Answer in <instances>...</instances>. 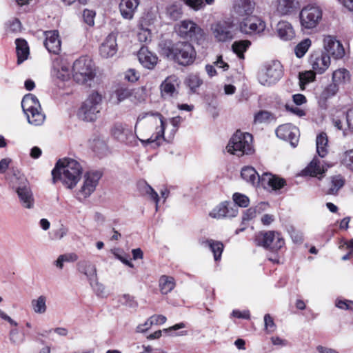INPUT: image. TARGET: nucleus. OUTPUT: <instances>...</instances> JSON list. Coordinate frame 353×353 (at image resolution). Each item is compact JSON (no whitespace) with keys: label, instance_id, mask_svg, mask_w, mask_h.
I'll return each mask as SVG.
<instances>
[{"label":"nucleus","instance_id":"6","mask_svg":"<svg viewBox=\"0 0 353 353\" xmlns=\"http://www.w3.org/2000/svg\"><path fill=\"white\" fill-rule=\"evenodd\" d=\"M226 149L237 157L252 154L254 152L252 135L237 130L231 137Z\"/></svg>","mask_w":353,"mask_h":353},{"label":"nucleus","instance_id":"55","mask_svg":"<svg viewBox=\"0 0 353 353\" xmlns=\"http://www.w3.org/2000/svg\"><path fill=\"white\" fill-rule=\"evenodd\" d=\"M139 78V74L134 69H129L125 72V79L130 82H135Z\"/></svg>","mask_w":353,"mask_h":353},{"label":"nucleus","instance_id":"36","mask_svg":"<svg viewBox=\"0 0 353 353\" xmlns=\"http://www.w3.org/2000/svg\"><path fill=\"white\" fill-rule=\"evenodd\" d=\"M339 88L336 87L333 83L327 85L323 88L318 96L319 103L323 105L325 103L327 99L336 94L339 91Z\"/></svg>","mask_w":353,"mask_h":353},{"label":"nucleus","instance_id":"11","mask_svg":"<svg viewBox=\"0 0 353 353\" xmlns=\"http://www.w3.org/2000/svg\"><path fill=\"white\" fill-rule=\"evenodd\" d=\"M323 18L321 8L315 5H307L299 12V21L303 30H312L321 23Z\"/></svg>","mask_w":353,"mask_h":353},{"label":"nucleus","instance_id":"61","mask_svg":"<svg viewBox=\"0 0 353 353\" xmlns=\"http://www.w3.org/2000/svg\"><path fill=\"white\" fill-rule=\"evenodd\" d=\"M63 262H74L78 259V256L74 253H68L60 255Z\"/></svg>","mask_w":353,"mask_h":353},{"label":"nucleus","instance_id":"9","mask_svg":"<svg viewBox=\"0 0 353 353\" xmlns=\"http://www.w3.org/2000/svg\"><path fill=\"white\" fill-rule=\"evenodd\" d=\"M21 106L29 123L40 125L44 122L45 115L41 112L39 101L34 95L26 94L22 99Z\"/></svg>","mask_w":353,"mask_h":353},{"label":"nucleus","instance_id":"47","mask_svg":"<svg viewBox=\"0 0 353 353\" xmlns=\"http://www.w3.org/2000/svg\"><path fill=\"white\" fill-rule=\"evenodd\" d=\"M114 94L117 98V103H119L130 97L132 94V92L131 90L128 88L120 87L115 90Z\"/></svg>","mask_w":353,"mask_h":353},{"label":"nucleus","instance_id":"34","mask_svg":"<svg viewBox=\"0 0 353 353\" xmlns=\"http://www.w3.org/2000/svg\"><path fill=\"white\" fill-rule=\"evenodd\" d=\"M15 44L17 55V63L21 64L26 60L29 56V46L27 41L23 39H17Z\"/></svg>","mask_w":353,"mask_h":353},{"label":"nucleus","instance_id":"31","mask_svg":"<svg viewBox=\"0 0 353 353\" xmlns=\"http://www.w3.org/2000/svg\"><path fill=\"white\" fill-rule=\"evenodd\" d=\"M351 79L350 72L345 68H339L332 72V83L339 88L349 83Z\"/></svg>","mask_w":353,"mask_h":353},{"label":"nucleus","instance_id":"12","mask_svg":"<svg viewBox=\"0 0 353 353\" xmlns=\"http://www.w3.org/2000/svg\"><path fill=\"white\" fill-rule=\"evenodd\" d=\"M283 76V66L278 61H272L265 65L258 76L259 82L265 86L276 83Z\"/></svg>","mask_w":353,"mask_h":353},{"label":"nucleus","instance_id":"1","mask_svg":"<svg viewBox=\"0 0 353 353\" xmlns=\"http://www.w3.org/2000/svg\"><path fill=\"white\" fill-rule=\"evenodd\" d=\"M145 120V130L148 131L149 137L146 140L139 139L143 143H155L159 146L163 141L165 123L163 117L158 112H143L140 114L134 126L136 130L138 125Z\"/></svg>","mask_w":353,"mask_h":353},{"label":"nucleus","instance_id":"27","mask_svg":"<svg viewBox=\"0 0 353 353\" xmlns=\"http://www.w3.org/2000/svg\"><path fill=\"white\" fill-rule=\"evenodd\" d=\"M77 270L87 277L90 284L92 285L93 282H95L97 280V269L95 265L90 261H81L77 263Z\"/></svg>","mask_w":353,"mask_h":353},{"label":"nucleus","instance_id":"29","mask_svg":"<svg viewBox=\"0 0 353 353\" xmlns=\"http://www.w3.org/2000/svg\"><path fill=\"white\" fill-rule=\"evenodd\" d=\"M276 32L278 37L283 41L291 40L295 36L292 26L285 21H281L278 23L276 26Z\"/></svg>","mask_w":353,"mask_h":353},{"label":"nucleus","instance_id":"57","mask_svg":"<svg viewBox=\"0 0 353 353\" xmlns=\"http://www.w3.org/2000/svg\"><path fill=\"white\" fill-rule=\"evenodd\" d=\"M10 339L13 343L19 344L24 339V332H10Z\"/></svg>","mask_w":353,"mask_h":353},{"label":"nucleus","instance_id":"64","mask_svg":"<svg viewBox=\"0 0 353 353\" xmlns=\"http://www.w3.org/2000/svg\"><path fill=\"white\" fill-rule=\"evenodd\" d=\"M138 37L141 41L146 42L150 38V32L148 29L142 30L138 34Z\"/></svg>","mask_w":353,"mask_h":353},{"label":"nucleus","instance_id":"35","mask_svg":"<svg viewBox=\"0 0 353 353\" xmlns=\"http://www.w3.org/2000/svg\"><path fill=\"white\" fill-rule=\"evenodd\" d=\"M316 152L322 158L328 153V139L325 133H320L316 139Z\"/></svg>","mask_w":353,"mask_h":353},{"label":"nucleus","instance_id":"50","mask_svg":"<svg viewBox=\"0 0 353 353\" xmlns=\"http://www.w3.org/2000/svg\"><path fill=\"white\" fill-rule=\"evenodd\" d=\"M95 12L92 10L85 9L83 12V19L85 23L90 26L94 24Z\"/></svg>","mask_w":353,"mask_h":353},{"label":"nucleus","instance_id":"22","mask_svg":"<svg viewBox=\"0 0 353 353\" xmlns=\"http://www.w3.org/2000/svg\"><path fill=\"white\" fill-rule=\"evenodd\" d=\"M180 80L176 75L168 77L161 84L160 89L163 97H174L178 93Z\"/></svg>","mask_w":353,"mask_h":353},{"label":"nucleus","instance_id":"17","mask_svg":"<svg viewBox=\"0 0 353 353\" xmlns=\"http://www.w3.org/2000/svg\"><path fill=\"white\" fill-rule=\"evenodd\" d=\"M232 28V23L226 21H219L211 26L212 34L219 42H225L233 38Z\"/></svg>","mask_w":353,"mask_h":353},{"label":"nucleus","instance_id":"48","mask_svg":"<svg viewBox=\"0 0 353 353\" xmlns=\"http://www.w3.org/2000/svg\"><path fill=\"white\" fill-rule=\"evenodd\" d=\"M167 12L172 19H177L182 14L181 5L179 3H173L168 7Z\"/></svg>","mask_w":353,"mask_h":353},{"label":"nucleus","instance_id":"46","mask_svg":"<svg viewBox=\"0 0 353 353\" xmlns=\"http://www.w3.org/2000/svg\"><path fill=\"white\" fill-rule=\"evenodd\" d=\"M343 185L344 179L341 176L338 175L332 177L330 182V187L328 191L329 194H336L339 190L343 186Z\"/></svg>","mask_w":353,"mask_h":353},{"label":"nucleus","instance_id":"25","mask_svg":"<svg viewBox=\"0 0 353 353\" xmlns=\"http://www.w3.org/2000/svg\"><path fill=\"white\" fill-rule=\"evenodd\" d=\"M138 59L140 63L145 68L153 69L157 65L158 57L149 51L145 47H141L138 52Z\"/></svg>","mask_w":353,"mask_h":353},{"label":"nucleus","instance_id":"23","mask_svg":"<svg viewBox=\"0 0 353 353\" xmlns=\"http://www.w3.org/2000/svg\"><path fill=\"white\" fill-rule=\"evenodd\" d=\"M46 39L44 46L49 52L58 54L61 51V42L57 30L45 32Z\"/></svg>","mask_w":353,"mask_h":353},{"label":"nucleus","instance_id":"2","mask_svg":"<svg viewBox=\"0 0 353 353\" xmlns=\"http://www.w3.org/2000/svg\"><path fill=\"white\" fill-rule=\"evenodd\" d=\"M82 173L80 163L74 159H63L58 161L52 171L53 182L60 180L68 188L76 186Z\"/></svg>","mask_w":353,"mask_h":353},{"label":"nucleus","instance_id":"30","mask_svg":"<svg viewBox=\"0 0 353 353\" xmlns=\"http://www.w3.org/2000/svg\"><path fill=\"white\" fill-rule=\"evenodd\" d=\"M254 3L250 0H239L234 6L235 12L243 18L252 16Z\"/></svg>","mask_w":353,"mask_h":353},{"label":"nucleus","instance_id":"7","mask_svg":"<svg viewBox=\"0 0 353 353\" xmlns=\"http://www.w3.org/2000/svg\"><path fill=\"white\" fill-rule=\"evenodd\" d=\"M102 95L97 91H92L83 102L78 112L79 117L85 121H96L101 110Z\"/></svg>","mask_w":353,"mask_h":353},{"label":"nucleus","instance_id":"20","mask_svg":"<svg viewBox=\"0 0 353 353\" xmlns=\"http://www.w3.org/2000/svg\"><path fill=\"white\" fill-rule=\"evenodd\" d=\"M237 214V206L229 202H223L216 206L210 212V216L212 218L220 219L223 218L235 217Z\"/></svg>","mask_w":353,"mask_h":353},{"label":"nucleus","instance_id":"52","mask_svg":"<svg viewBox=\"0 0 353 353\" xmlns=\"http://www.w3.org/2000/svg\"><path fill=\"white\" fill-rule=\"evenodd\" d=\"M186 5L194 10H199L205 6L203 0H183Z\"/></svg>","mask_w":353,"mask_h":353},{"label":"nucleus","instance_id":"24","mask_svg":"<svg viewBox=\"0 0 353 353\" xmlns=\"http://www.w3.org/2000/svg\"><path fill=\"white\" fill-rule=\"evenodd\" d=\"M100 54L103 58H110L116 54L117 52V43L115 35L109 34L102 43L99 49Z\"/></svg>","mask_w":353,"mask_h":353},{"label":"nucleus","instance_id":"38","mask_svg":"<svg viewBox=\"0 0 353 353\" xmlns=\"http://www.w3.org/2000/svg\"><path fill=\"white\" fill-rule=\"evenodd\" d=\"M159 283L160 290L163 294L170 292L175 287L174 278L166 275H163L160 277Z\"/></svg>","mask_w":353,"mask_h":353},{"label":"nucleus","instance_id":"5","mask_svg":"<svg viewBox=\"0 0 353 353\" xmlns=\"http://www.w3.org/2000/svg\"><path fill=\"white\" fill-rule=\"evenodd\" d=\"M10 184L17 193L21 205L27 209H32L34 206V199L26 176L19 171L14 172L10 178Z\"/></svg>","mask_w":353,"mask_h":353},{"label":"nucleus","instance_id":"33","mask_svg":"<svg viewBox=\"0 0 353 353\" xmlns=\"http://www.w3.org/2000/svg\"><path fill=\"white\" fill-rule=\"evenodd\" d=\"M166 321V317L163 315H153L143 324L138 325L137 331H148L150 329H155V326L163 324Z\"/></svg>","mask_w":353,"mask_h":353},{"label":"nucleus","instance_id":"21","mask_svg":"<svg viewBox=\"0 0 353 353\" xmlns=\"http://www.w3.org/2000/svg\"><path fill=\"white\" fill-rule=\"evenodd\" d=\"M323 48L335 59H341L345 54L343 45L334 37L327 35L323 39Z\"/></svg>","mask_w":353,"mask_h":353},{"label":"nucleus","instance_id":"19","mask_svg":"<svg viewBox=\"0 0 353 353\" xmlns=\"http://www.w3.org/2000/svg\"><path fill=\"white\" fill-rule=\"evenodd\" d=\"M276 134L279 139L290 141L295 147L299 140V132L296 126L286 123L276 128Z\"/></svg>","mask_w":353,"mask_h":353},{"label":"nucleus","instance_id":"16","mask_svg":"<svg viewBox=\"0 0 353 353\" xmlns=\"http://www.w3.org/2000/svg\"><path fill=\"white\" fill-rule=\"evenodd\" d=\"M308 62L312 69L317 74H322L329 68L331 60L327 53L318 51L314 52L310 54Z\"/></svg>","mask_w":353,"mask_h":353},{"label":"nucleus","instance_id":"56","mask_svg":"<svg viewBox=\"0 0 353 353\" xmlns=\"http://www.w3.org/2000/svg\"><path fill=\"white\" fill-rule=\"evenodd\" d=\"M271 341L274 345L279 347H283L289 345L288 340L277 336H272Z\"/></svg>","mask_w":353,"mask_h":353},{"label":"nucleus","instance_id":"3","mask_svg":"<svg viewBox=\"0 0 353 353\" xmlns=\"http://www.w3.org/2000/svg\"><path fill=\"white\" fill-rule=\"evenodd\" d=\"M161 52L168 59L184 66L192 64L196 55L194 48L188 42L165 43L161 49Z\"/></svg>","mask_w":353,"mask_h":353},{"label":"nucleus","instance_id":"45","mask_svg":"<svg viewBox=\"0 0 353 353\" xmlns=\"http://www.w3.org/2000/svg\"><path fill=\"white\" fill-rule=\"evenodd\" d=\"M272 114L266 110H260L254 114L253 123L261 124L270 122L272 119Z\"/></svg>","mask_w":353,"mask_h":353},{"label":"nucleus","instance_id":"14","mask_svg":"<svg viewBox=\"0 0 353 353\" xmlns=\"http://www.w3.org/2000/svg\"><path fill=\"white\" fill-rule=\"evenodd\" d=\"M256 241L258 245L272 251L280 250L285 244L281 234L274 231L260 233L257 235Z\"/></svg>","mask_w":353,"mask_h":353},{"label":"nucleus","instance_id":"4","mask_svg":"<svg viewBox=\"0 0 353 353\" xmlns=\"http://www.w3.org/2000/svg\"><path fill=\"white\" fill-rule=\"evenodd\" d=\"M241 176L252 185L261 183L264 188L268 186L273 190H280L286 185L285 179L270 173H264L260 176L256 170L251 166L243 167L241 171Z\"/></svg>","mask_w":353,"mask_h":353},{"label":"nucleus","instance_id":"13","mask_svg":"<svg viewBox=\"0 0 353 353\" xmlns=\"http://www.w3.org/2000/svg\"><path fill=\"white\" fill-rule=\"evenodd\" d=\"M101 176L99 171H90L84 174L83 183L77 193L79 201L88 198L95 191Z\"/></svg>","mask_w":353,"mask_h":353},{"label":"nucleus","instance_id":"18","mask_svg":"<svg viewBox=\"0 0 353 353\" xmlns=\"http://www.w3.org/2000/svg\"><path fill=\"white\" fill-rule=\"evenodd\" d=\"M265 28V22L254 15L243 18L240 23V30L245 34L261 33Z\"/></svg>","mask_w":353,"mask_h":353},{"label":"nucleus","instance_id":"51","mask_svg":"<svg viewBox=\"0 0 353 353\" xmlns=\"http://www.w3.org/2000/svg\"><path fill=\"white\" fill-rule=\"evenodd\" d=\"M340 248L348 250L347 254L342 256V260L345 261L349 259L351 256H353V240L349 242H344L340 245Z\"/></svg>","mask_w":353,"mask_h":353},{"label":"nucleus","instance_id":"15","mask_svg":"<svg viewBox=\"0 0 353 353\" xmlns=\"http://www.w3.org/2000/svg\"><path fill=\"white\" fill-rule=\"evenodd\" d=\"M111 132L114 138L121 143L130 146L137 145V137L126 124L116 123Z\"/></svg>","mask_w":353,"mask_h":353},{"label":"nucleus","instance_id":"43","mask_svg":"<svg viewBox=\"0 0 353 353\" xmlns=\"http://www.w3.org/2000/svg\"><path fill=\"white\" fill-rule=\"evenodd\" d=\"M316 73L313 70L299 74V84L301 90L305 89V85L315 80Z\"/></svg>","mask_w":353,"mask_h":353},{"label":"nucleus","instance_id":"42","mask_svg":"<svg viewBox=\"0 0 353 353\" xmlns=\"http://www.w3.org/2000/svg\"><path fill=\"white\" fill-rule=\"evenodd\" d=\"M312 45V41L306 38L299 43L294 48V52L298 58L303 57Z\"/></svg>","mask_w":353,"mask_h":353},{"label":"nucleus","instance_id":"44","mask_svg":"<svg viewBox=\"0 0 353 353\" xmlns=\"http://www.w3.org/2000/svg\"><path fill=\"white\" fill-rule=\"evenodd\" d=\"M185 83L192 92H195L196 89L203 83V81L198 74H190L186 78Z\"/></svg>","mask_w":353,"mask_h":353},{"label":"nucleus","instance_id":"54","mask_svg":"<svg viewBox=\"0 0 353 353\" xmlns=\"http://www.w3.org/2000/svg\"><path fill=\"white\" fill-rule=\"evenodd\" d=\"M336 306L342 310H353V301L350 300H337Z\"/></svg>","mask_w":353,"mask_h":353},{"label":"nucleus","instance_id":"53","mask_svg":"<svg viewBox=\"0 0 353 353\" xmlns=\"http://www.w3.org/2000/svg\"><path fill=\"white\" fill-rule=\"evenodd\" d=\"M145 193L150 196V198L154 201L156 203V210H158V202L159 200L158 194L154 191V190L150 185H147L145 187Z\"/></svg>","mask_w":353,"mask_h":353},{"label":"nucleus","instance_id":"32","mask_svg":"<svg viewBox=\"0 0 353 353\" xmlns=\"http://www.w3.org/2000/svg\"><path fill=\"white\" fill-rule=\"evenodd\" d=\"M296 8V3L294 0H277L276 12L277 14L283 16L290 14Z\"/></svg>","mask_w":353,"mask_h":353},{"label":"nucleus","instance_id":"41","mask_svg":"<svg viewBox=\"0 0 353 353\" xmlns=\"http://www.w3.org/2000/svg\"><path fill=\"white\" fill-rule=\"evenodd\" d=\"M340 162L347 170L353 172V149L343 152L340 157Z\"/></svg>","mask_w":353,"mask_h":353},{"label":"nucleus","instance_id":"37","mask_svg":"<svg viewBox=\"0 0 353 353\" xmlns=\"http://www.w3.org/2000/svg\"><path fill=\"white\" fill-rule=\"evenodd\" d=\"M251 45L249 40H239L235 41L232 45V50L237 57L241 59H244V52L247 51Z\"/></svg>","mask_w":353,"mask_h":353},{"label":"nucleus","instance_id":"10","mask_svg":"<svg viewBox=\"0 0 353 353\" xmlns=\"http://www.w3.org/2000/svg\"><path fill=\"white\" fill-rule=\"evenodd\" d=\"M176 32L180 37L198 44L205 39L204 30L200 26L190 19L180 21L176 26Z\"/></svg>","mask_w":353,"mask_h":353},{"label":"nucleus","instance_id":"39","mask_svg":"<svg viewBox=\"0 0 353 353\" xmlns=\"http://www.w3.org/2000/svg\"><path fill=\"white\" fill-rule=\"evenodd\" d=\"M202 243L210 248V250L214 254L215 261H218L221 259L223 250V245L221 242L215 241L212 239H208L203 241Z\"/></svg>","mask_w":353,"mask_h":353},{"label":"nucleus","instance_id":"40","mask_svg":"<svg viewBox=\"0 0 353 353\" xmlns=\"http://www.w3.org/2000/svg\"><path fill=\"white\" fill-rule=\"evenodd\" d=\"M46 301L47 298L43 295L32 299L31 301V307L34 312L39 314H44L47 310Z\"/></svg>","mask_w":353,"mask_h":353},{"label":"nucleus","instance_id":"26","mask_svg":"<svg viewBox=\"0 0 353 353\" xmlns=\"http://www.w3.org/2000/svg\"><path fill=\"white\" fill-rule=\"evenodd\" d=\"M139 5V0H121L119 4L121 16L124 19H132Z\"/></svg>","mask_w":353,"mask_h":353},{"label":"nucleus","instance_id":"62","mask_svg":"<svg viewBox=\"0 0 353 353\" xmlns=\"http://www.w3.org/2000/svg\"><path fill=\"white\" fill-rule=\"evenodd\" d=\"M232 316L238 319H249L250 313L248 311H239V310H233L232 313Z\"/></svg>","mask_w":353,"mask_h":353},{"label":"nucleus","instance_id":"49","mask_svg":"<svg viewBox=\"0 0 353 353\" xmlns=\"http://www.w3.org/2000/svg\"><path fill=\"white\" fill-rule=\"evenodd\" d=\"M233 200L236 206L245 208L249 205L250 200L248 197L240 193H234L233 194Z\"/></svg>","mask_w":353,"mask_h":353},{"label":"nucleus","instance_id":"28","mask_svg":"<svg viewBox=\"0 0 353 353\" xmlns=\"http://www.w3.org/2000/svg\"><path fill=\"white\" fill-rule=\"evenodd\" d=\"M326 170L327 168L322 162L319 159L314 157L305 169L304 172L305 174L321 179Z\"/></svg>","mask_w":353,"mask_h":353},{"label":"nucleus","instance_id":"59","mask_svg":"<svg viewBox=\"0 0 353 353\" xmlns=\"http://www.w3.org/2000/svg\"><path fill=\"white\" fill-rule=\"evenodd\" d=\"M114 256L120 260L123 263L127 265L128 266L130 267V268H133L134 265L133 264L128 260V256H125V254L124 255H122L117 252H113Z\"/></svg>","mask_w":353,"mask_h":353},{"label":"nucleus","instance_id":"58","mask_svg":"<svg viewBox=\"0 0 353 353\" xmlns=\"http://www.w3.org/2000/svg\"><path fill=\"white\" fill-rule=\"evenodd\" d=\"M190 326L188 323L185 322H181L179 323H176L171 327H170L168 329H164L163 331H176L177 330L180 329H189Z\"/></svg>","mask_w":353,"mask_h":353},{"label":"nucleus","instance_id":"8","mask_svg":"<svg viewBox=\"0 0 353 353\" xmlns=\"http://www.w3.org/2000/svg\"><path fill=\"white\" fill-rule=\"evenodd\" d=\"M96 75L92 61L85 57L77 59L72 65V77L79 84H87L91 82Z\"/></svg>","mask_w":353,"mask_h":353},{"label":"nucleus","instance_id":"60","mask_svg":"<svg viewBox=\"0 0 353 353\" xmlns=\"http://www.w3.org/2000/svg\"><path fill=\"white\" fill-rule=\"evenodd\" d=\"M346 121L348 128L353 132V108L349 109L346 113Z\"/></svg>","mask_w":353,"mask_h":353},{"label":"nucleus","instance_id":"63","mask_svg":"<svg viewBox=\"0 0 353 353\" xmlns=\"http://www.w3.org/2000/svg\"><path fill=\"white\" fill-rule=\"evenodd\" d=\"M293 101L296 105H301L306 102V98L302 94H296L293 95Z\"/></svg>","mask_w":353,"mask_h":353}]
</instances>
